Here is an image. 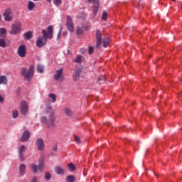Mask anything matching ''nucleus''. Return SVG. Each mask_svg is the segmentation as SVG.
Wrapping results in <instances>:
<instances>
[{"label":"nucleus","mask_w":182,"mask_h":182,"mask_svg":"<svg viewBox=\"0 0 182 182\" xmlns=\"http://www.w3.org/2000/svg\"><path fill=\"white\" fill-rule=\"evenodd\" d=\"M35 70V65H31L29 69L23 68L21 70V75L27 82L31 81L32 77H33V72Z\"/></svg>","instance_id":"obj_1"},{"label":"nucleus","mask_w":182,"mask_h":182,"mask_svg":"<svg viewBox=\"0 0 182 182\" xmlns=\"http://www.w3.org/2000/svg\"><path fill=\"white\" fill-rule=\"evenodd\" d=\"M55 115L51 114L50 117L48 119L46 117H43L41 118V123H44V124L48 125V127H53L55 126Z\"/></svg>","instance_id":"obj_2"},{"label":"nucleus","mask_w":182,"mask_h":182,"mask_svg":"<svg viewBox=\"0 0 182 182\" xmlns=\"http://www.w3.org/2000/svg\"><path fill=\"white\" fill-rule=\"evenodd\" d=\"M21 31H22V24L20 22H16L11 26L10 34L18 35V33H21Z\"/></svg>","instance_id":"obj_3"},{"label":"nucleus","mask_w":182,"mask_h":182,"mask_svg":"<svg viewBox=\"0 0 182 182\" xmlns=\"http://www.w3.org/2000/svg\"><path fill=\"white\" fill-rule=\"evenodd\" d=\"M42 34L46 41L48 39H52L53 38V26H49L46 30L42 31Z\"/></svg>","instance_id":"obj_4"},{"label":"nucleus","mask_w":182,"mask_h":182,"mask_svg":"<svg viewBox=\"0 0 182 182\" xmlns=\"http://www.w3.org/2000/svg\"><path fill=\"white\" fill-rule=\"evenodd\" d=\"M6 22H11L14 19V13L11 9H6L3 14Z\"/></svg>","instance_id":"obj_5"},{"label":"nucleus","mask_w":182,"mask_h":182,"mask_svg":"<svg viewBox=\"0 0 182 182\" xmlns=\"http://www.w3.org/2000/svg\"><path fill=\"white\" fill-rule=\"evenodd\" d=\"M20 110L21 114H28V112L29 110V105H28V102L22 101L20 104Z\"/></svg>","instance_id":"obj_6"},{"label":"nucleus","mask_w":182,"mask_h":182,"mask_svg":"<svg viewBox=\"0 0 182 182\" xmlns=\"http://www.w3.org/2000/svg\"><path fill=\"white\" fill-rule=\"evenodd\" d=\"M17 53L20 58H25L26 56V46L25 45L19 46Z\"/></svg>","instance_id":"obj_7"},{"label":"nucleus","mask_w":182,"mask_h":182,"mask_svg":"<svg viewBox=\"0 0 182 182\" xmlns=\"http://www.w3.org/2000/svg\"><path fill=\"white\" fill-rule=\"evenodd\" d=\"M67 27L70 32H73V31H75L73 20H72V17H70V16H67Z\"/></svg>","instance_id":"obj_8"},{"label":"nucleus","mask_w":182,"mask_h":182,"mask_svg":"<svg viewBox=\"0 0 182 182\" xmlns=\"http://www.w3.org/2000/svg\"><path fill=\"white\" fill-rule=\"evenodd\" d=\"M96 39H97L96 48H99L102 46V31L99 30L96 31Z\"/></svg>","instance_id":"obj_9"},{"label":"nucleus","mask_w":182,"mask_h":182,"mask_svg":"<svg viewBox=\"0 0 182 182\" xmlns=\"http://www.w3.org/2000/svg\"><path fill=\"white\" fill-rule=\"evenodd\" d=\"M88 4H95L94 6V15H96L99 11V0H88Z\"/></svg>","instance_id":"obj_10"},{"label":"nucleus","mask_w":182,"mask_h":182,"mask_svg":"<svg viewBox=\"0 0 182 182\" xmlns=\"http://www.w3.org/2000/svg\"><path fill=\"white\" fill-rule=\"evenodd\" d=\"M29 137H31V132L29 131H25L23 133V135L21 138V141H28L29 140Z\"/></svg>","instance_id":"obj_11"},{"label":"nucleus","mask_w":182,"mask_h":182,"mask_svg":"<svg viewBox=\"0 0 182 182\" xmlns=\"http://www.w3.org/2000/svg\"><path fill=\"white\" fill-rule=\"evenodd\" d=\"M63 73V68H60L55 71V74L54 75V80H59L60 77H62V74Z\"/></svg>","instance_id":"obj_12"},{"label":"nucleus","mask_w":182,"mask_h":182,"mask_svg":"<svg viewBox=\"0 0 182 182\" xmlns=\"http://www.w3.org/2000/svg\"><path fill=\"white\" fill-rule=\"evenodd\" d=\"M36 146H37L38 150H43V147H45V144L43 143V140L41 139H38L36 141Z\"/></svg>","instance_id":"obj_13"},{"label":"nucleus","mask_w":182,"mask_h":182,"mask_svg":"<svg viewBox=\"0 0 182 182\" xmlns=\"http://www.w3.org/2000/svg\"><path fill=\"white\" fill-rule=\"evenodd\" d=\"M26 150V147L25 146V145H22L19 149H18V154H19V157L21 159V160L23 161L24 158H23V152Z\"/></svg>","instance_id":"obj_14"},{"label":"nucleus","mask_w":182,"mask_h":182,"mask_svg":"<svg viewBox=\"0 0 182 182\" xmlns=\"http://www.w3.org/2000/svg\"><path fill=\"white\" fill-rule=\"evenodd\" d=\"M25 170H26V165L22 164L19 166V174L20 176H25Z\"/></svg>","instance_id":"obj_15"},{"label":"nucleus","mask_w":182,"mask_h":182,"mask_svg":"<svg viewBox=\"0 0 182 182\" xmlns=\"http://www.w3.org/2000/svg\"><path fill=\"white\" fill-rule=\"evenodd\" d=\"M80 72L81 71L80 69L75 70V72L73 73V80H77V79H79V77L80 76Z\"/></svg>","instance_id":"obj_16"},{"label":"nucleus","mask_w":182,"mask_h":182,"mask_svg":"<svg viewBox=\"0 0 182 182\" xmlns=\"http://www.w3.org/2000/svg\"><path fill=\"white\" fill-rule=\"evenodd\" d=\"M8 83V77L6 75L0 76V85H6Z\"/></svg>","instance_id":"obj_17"},{"label":"nucleus","mask_w":182,"mask_h":182,"mask_svg":"<svg viewBox=\"0 0 182 182\" xmlns=\"http://www.w3.org/2000/svg\"><path fill=\"white\" fill-rule=\"evenodd\" d=\"M42 38H38L36 41V46L38 48H42L44 46V45L46 44V43H43V41H42Z\"/></svg>","instance_id":"obj_18"},{"label":"nucleus","mask_w":182,"mask_h":182,"mask_svg":"<svg viewBox=\"0 0 182 182\" xmlns=\"http://www.w3.org/2000/svg\"><path fill=\"white\" fill-rule=\"evenodd\" d=\"M55 171L56 174H63V173H65V169H63V168H61L60 166H56L55 168Z\"/></svg>","instance_id":"obj_19"},{"label":"nucleus","mask_w":182,"mask_h":182,"mask_svg":"<svg viewBox=\"0 0 182 182\" xmlns=\"http://www.w3.org/2000/svg\"><path fill=\"white\" fill-rule=\"evenodd\" d=\"M28 11H33L35 9V3L32 1L28 2Z\"/></svg>","instance_id":"obj_20"},{"label":"nucleus","mask_w":182,"mask_h":182,"mask_svg":"<svg viewBox=\"0 0 182 182\" xmlns=\"http://www.w3.org/2000/svg\"><path fill=\"white\" fill-rule=\"evenodd\" d=\"M0 38H6V29L4 28H0Z\"/></svg>","instance_id":"obj_21"},{"label":"nucleus","mask_w":182,"mask_h":182,"mask_svg":"<svg viewBox=\"0 0 182 182\" xmlns=\"http://www.w3.org/2000/svg\"><path fill=\"white\" fill-rule=\"evenodd\" d=\"M75 63H82V55H77L73 60Z\"/></svg>","instance_id":"obj_22"},{"label":"nucleus","mask_w":182,"mask_h":182,"mask_svg":"<svg viewBox=\"0 0 182 182\" xmlns=\"http://www.w3.org/2000/svg\"><path fill=\"white\" fill-rule=\"evenodd\" d=\"M23 36H24V39H27V40L31 39V38H32V32L28 31L27 33H25L23 34Z\"/></svg>","instance_id":"obj_23"},{"label":"nucleus","mask_w":182,"mask_h":182,"mask_svg":"<svg viewBox=\"0 0 182 182\" xmlns=\"http://www.w3.org/2000/svg\"><path fill=\"white\" fill-rule=\"evenodd\" d=\"M110 43V39L109 38H105L103 39V46L104 48H107V45Z\"/></svg>","instance_id":"obj_24"},{"label":"nucleus","mask_w":182,"mask_h":182,"mask_svg":"<svg viewBox=\"0 0 182 182\" xmlns=\"http://www.w3.org/2000/svg\"><path fill=\"white\" fill-rule=\"evenodd\" d=\"M67 182H75V176L70 175L65 178Z\"/></svg>","instance_id":"obj_25"},{"label":"nucleus","mask_w":182,"mask_h":182,"mask_svg":"<svg viewBox=\"0 0 182 182\" xmlns=\"http://www.w3.org/2000/svg\"><path fill=\"white\" fill-rule=\"evenodd\" d=\"M48 97H50V99H51L52 103H55L56 102V95L53 94V93L49 94Z\"/></svg>","instance_id":"obj_26"},{"label":"nucleus","mask_w":182,"mask_h":182,"mask_svg":"<svg viewBox=\"0 0 182 182\" xmlns=\"http://www.w3.org/2000/svg\"><path fill=\"white\" fill-rule=\"evenodd\" d=\"M83 28L77 27L76 30V34L77 36H80V35H82L83 33Z\"/></svg>","instance_id":"obj_27"},{"label":"nucleus","mask_w":182,"mask_h":182,"mask_svg":"<svg viewBox=\"0 0 182 182\" xmlns=\"http://www.w3.org/2000/svg\"><path fill=\"white\" fill-rule=\"evenodd\" d=\"M29 168L33 170V173H38V166L35 165L34 164L30 165Z\"/></svg>","instance_id":"obj_28"},{"label":"nucleus","mask_w":182,"mask_h":182,"mask_svg":"<svg viewBox=\"0 0 182 182\" xmlns=\"http://www.w3.org/2000/svg\"><path fill=\"white\" fill-rule=\"evenodd\" d=\"M12 116L14 119H16L19 116V112L18 111V109L13 110Z\"/></svg>","instance_id":"obj_29"},{"label":"nucleus","mask_w":182,"mask_h":182,"mask_svg":"<svg viewBox=\"0 0 182 182\" xmlns=\"http://www.w3.org/2000/svg\"><path fill=\"white\" fill-rule=\"evenodd\" d=\"M68 170H70V171H75V170L76 169V167H75V165L72 163L68 164Z\"/></svg>","instance_id":"obj_30"},{"label":"nucleus","mask_w":182,"mask_h":182,"mask_svg":"<svg viewBox=\"0 0 182 182\" xmlns=\"http://www.w3.org/2000/svg\"><path fill=\"white\" fill-rule=\"evenodd\" d=\"M43 65H41V64H38L37 65V70L38 72V73H43Z\"/></svg>","instance_id":"obj_31"},{"label":"nucleus","mask_w":182,"mask_h":182,"mask_svg":"<svg viewBox=\"0 0 182 182\" xmlns=\"http://www.w3.org/2000/svg\"><path fill=\"white\" fill-rule=\"evenodd\" d=\"M0 46L1 48H6V43L4 38H0Z\"/></svg>","instance_id":"obj_32"},{"label":"nucleus","mask_w":182,"mask_h":182,"mask_svg":"<svg viewBox=\"0 0 182 182\" xmlns=\"http://www.w3.org/2000/svg\"><path fill=\"white\" fill-rule=\"evenodd\" d=\"M64 112L65 113L66 116H72V111L68 108H65Z\"/></svg>","instance_id":"obj_33"},{"label":"nucleus","mask_w":182,"mask_h":182,"mask_svg":"<svg viewBox=\"0 0 182 182\" xmlns=\"http://www.w3.org/2000/svg\"><path fill=\"white\" fill-rule=\"evenodd\" d=\"M43 167H45V165L43 164V162L39 163L38 169L40 170V171H42V170H43Z\"/></svg>","instance_id":"obj_34"},{"label":"nucleus","mask_w":182,"mask_h":182,"mask_svg":"<svg viewBox=\"0 0 182 182\" xmlns=\"http://www.w3.org/2000/svg\"><path fill=\"white\" fill-rule=\"evenodd\" d=\"M107 19V12L103 11L102 12V20L106 21Z\"/></svg>","instance_id":"obj_35"},{"label":"nucleus","mask_w":182,"mask_h":182,"mask_svg":"<svg viewBox=\"0 0 182 182\" xmlns=\"http://www.w3.org/2000/svg\"><path fill=\"white\" fill-rule=\"evenodd\" d=\"M54 4L59 6L62 4V0H53Z\"/></svg>","instance_id":"obj_36"},{"label":"nucleus","mask_w":182,"mask_h":182,"mask_svg":"<svg viewBox=\"0 0 182 182\" xmlns=\"http://www.w3.org/2000/svg\"><path fill=\"white\" fill-rule=\"evenodd\" d=\"M46 180H50V173L49 172L46 173V176H45Z\"/></svg>","instance_id":"obj_37"},{"label":"nucleus","mask_w":182,"mask_h":182,"mask_svg":"<svg viewBox=\"0 0 182 182\" xmlns=\"http://www.w3.org/2000/svg\"><path fill=\"white\" fill-rule=\"evenodd\" d=\"M74 139H75L76 143H77L78 144H80V138H79L77 136H74Z\"/></svg>","instance_id":"obj_38"},{"label":"nucleus","mask_w":182,"mask_h":182,"mask_svg":"<svg viewBox=\"0 0 182 182\" xmlns=\"http://www.w3.org/2000/svg\"><path fill=\"white\" fill-rule=\"evenodd\" d=\"M93 50H94L93 47H90L89 48L88 52H89L90 55H92V53H93Z\"/></svg>","instance_id":"obj_39"},{"label":"nucleus","mask_w":182,"mask_h":182,"mask_svg":"<svg viewBox=\"0 0 182 182\" xmlns=\"http://www.w3.org/2000/svg\"><path fill=\"white\" fill-rule=\"evenodd\" d=\"M61 35H62V30H60L58 33V37H57L58 39L60 38Z\"/></svg>","instance_id":"obj_40"},{"label":"nucleus","mask_w":182,"mask_h":182,"mask_svg":"<svg viewBox=\"0 0 182 182\" xmlns=\"http://www.w3.org/2000/svg\"><path fill=\"white\" fill-rule=\"evenodd\" d=\"M80 53H86V48H81L80 49Z\"/></svg>","instance_id":"obj_41"},{"label":"nucleus","mask_w":182,"mask_h":182,"mask_svg":"<svg viewBox=\"0 0 182 182\" xmlns=\"http://www.w3.org/2000/svg\"><path fill=\"white\" fill-rule=\"evenodd\" d=\"M31 182H38V181H37V179H36V177H33V178H32V180L31 181Z\"/></svg>","instance_id":"obj_42"},{"label":"nucleus","mask_w":182,"mask_h":182,"mask_svg":"<svg viewBox=\"0 0 182 182\" xmlns=\"http://www.w3.org/2000/svg\"><path fill=\"white\" fill-rule=\"evenodd\" d=\"M2 102H4V97L0 95V103H2Z\"/></svg>","instance_id":"obj_43"},{"label":"nucleus","mask_w":182,"mask_h":182,"mask_svg":"<svg viewBox=\"0 0 182 182\" xmlns=\"http://www.w3.org/2000/svg\"><path fill=\"white\" fill-rule=\"evenodd\" d=\"M53 150H54V151H56V148H54Z\"/></svg>","instance_id":"obj_44"},{"label":"nucleus","mask_w":182,"mask_h":182,"mask_svg":"<svg viewBox=\"0 0 182 182\" xmlns=\"http://www.w3.org/2000/svg\"><path fill=\"white\" fill-rule=\"evenodd\" d=\"M51 0H47L48 2H50Z\"/></svg>","instance_id":"obj_45"},{"label":"nucleus","mask_w":182,"mask_h":182,"mask_svg":"<svg viewBox=\"0 0 182 182\" xmlns=\"http://www.w3.org/2000/svg\"><path fill=\"white\" fill-rule=\"evenodd\" d=\"M173 2L176 1V0H172Z\"/></svg>","instance_id":"obj_46"},{"label":"nucleus","mask_w":182,"mask_h":182,"mask_svg":"<svg viewBox=\"0 0 182 182\" xmlns=\"http://www.w3.org/2000/svg\"><path fill=\"white\" fill-rule=\"evenodd\" d=\"M49 107V109H50V107Z\"/></svg>","instance_id":"obj_47"}]
</instances>
